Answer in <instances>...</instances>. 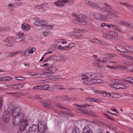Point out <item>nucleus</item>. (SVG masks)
<instances>
[{"mask_svg":"<svg viewBox=\"0 0 133 133\" xmlns=\"http://www.w3.org/2000/svg\"><path fill=\"white\" fill-rule=\"evenodd\" d=\"M24 129L27 132L31 131V133H38V125L33 124L30 127L27 123V121H23L20 126L19 130V131L22 132Z\"/></svg>","mask_w":133,"mask_h":133,"instance_id":"f257e3e1","label":"nucleus"},{"mask_svg":"<svg viewBox=\"0 0 133 133\" xmlns=\"http://www.w3.org/2000/svg\"><path fill=\"white\" fill-rule=\"evenodd\" d=\"M9 108H10V110L11 111V112L12 111V115L13 117V119H16L18 121H20L22 122V124L23 121H27L26 120H24V115L21 112V109L19 107H16V108H13L12 109V108H11L10 107Z\"/></svg>","mask_w":133,"mask_h":133,"instance_id":"f03ea898","label":"nucleus"},{"mask_svg":"<svg viewBox=\"0 0 133 133\" xmlns=\"http://www.w3.org/2000/svg\"><path fill=\"white\" fill-rule=\"evenodd\" d=\"M47 22L44 20L37 21L34 23V24L36 25L39 26H43L44 27L43 28L45 29H51L53 27L52 25H47Z\"/></svg>","mask_w":133,"mask_h":133,"instance_id":"7ed1b4c3","label":"nucleus"},{"mask_svg":"<svg viewBox=\"0 0 133 133\" xmlns=\"http://www.w3.org/2000/svg\"><path fill=\"white\" fill-rule=\"evenodd\" d=\"M38 131L43 133L45 132L47 129V124L43 121L39 122L38 125Z\"/></svg>","mask_w":133,"mask_h":133,"instance_id":"20e7f679","label":"nucleus"},{"mask_svg":"<svg viewBox=\"0 0 133 133\" xmlns=\"http://www.w3.org/2000/svg\"><path fill=\"white\" fill-rule=\"evenodd\" d=\"M72 2V0H59L54 3L53 5L56 6H62L63 5L64 3H71Z\"/></svg>","mask_w":133,"mask_h":133,"instance_id":"39448f33","label":"nucleus"},{"mask_svg":"<svg viewBox=\"0 0 133 133\" xmlns=\"http://www.w3.org/2000/svg\"><path fill=\"white\" fill-rule=\"evenodd\" d=\"M14 40L13 38L11 37H9L6 38L5 40V42L7 44H5L6 46L8 47H11L13 46L12 43Z\"/></svg>","mask_w":133,"mask_h":133,"instance_id":"423d86ee","label":"nucleus"},{"mask_svg":"<svg viewBox=\"0 0 133 133\" xmlns=\"http://www.w3.org/2000/svg\"><path fill=\"white\" fill-rule=\"evenodd\" d=\"M9 112L7 110L4 111L3 116V119L4 122H8L9 121Z\"/></svg>","mask_w":133,"mask_h":133,"instance_id":"0eeeda50","label":"nucleus"},{"mask_svg":"<svg viewBox=\"0 0 133 133\" xmlns=\"http://www.w3.org/2000/svg\"><path fill=\"white\" fill-rule=\"evenodd\" d=\"M88 75V77L91 78H98V75H99V73L97 72H90L87 73Z\"/></svg>","mask_w":133,"mask_h":133,"instance_id":"6e6552de","label":"nucleus"},{"mask_svg":"<svg viewBox=\"0 0 133 133\" xmlns=\"http://www.w3.org/2000/svg\"><path fill=\"white\" fill-rule=\"evenodd\" d=\"M74 22L79 24L85 25L87 24L88 25H90L89 23H88L85 20L80 19H78V20H74Z\"/></svg>","mask_w":133,"mask_h":133,"instance_id":"1a4fd4ad","label":"nucleus"},{"mask_svg":"<svg viewBox=\"0 0 133 133\" xmlns=\"http://www.w3.org/2000/svg\"><path fill=\"white\" fill-rule=\"evenodd\" d=\"M93 16L95 18L98 19L103 20L105 19L102 16L98 13H94L93 14Z\"/></svg>","mask_w":133,"mask_h":133,"instance_id":"9d476101","label":"nucleus"},{"mask_svg":"<svg viewBox=\"0 0 133 133\" xmlns=\"http://www.w3.org/2000/svg\"><path fill=\"white\" fill-rule=\"evenodd\" d=\"M116 48L118 51L121 52L125 53L127 51L125 48L121 45H117L116 46Z\"/></svg>","mask_w":133,"mask_h":133,"instance_id":"9b49d317","label":"nucleus"},{"mask_svg":"<svg viewBox=\"0 0 133 133\" xmlns=\"http://www.w3.org/2000/svg\"><path fill=\"white\" fill-rule=\"evenodd\" d=\"M93 133V131L89 127H87L84 128L82 133Z\"/></svg>","mask_w":133,"mask_h":133,"instance_id":"f8f14e48","label":"nucleus"},{"mask_svg":"<svg viewBox=\"0 0 133 133\" xmlns=\"http://www.w3.org/2000/svg\"><path fill=\"white\" fill-rule=\"evenodd\" d=\"M21 27L22 29L25 30L30 29L31 27V26L29 25L26 23L22 24Z\"/></svg>","mask_w":133,"mask_h":133,"instance_id":"ddd939ff","label":"nucleus"},{"mask_svg":"<svg viewBox=\"0 0 133 133\" xmlns=\"http://www.w3.org/2000/svg\"><path fill=\"white\" fill-rule=\"evenodd\" d=\"M103 6H101V9L105 10H109L111 9L110 6L106 3L103 4Z\"/></svg>","mask_w":133,"mask_h":133,"instance_id":"4468645a","label":"nucleus"},{"mask_svg":"<svg viewBox=\"0 0 133 133\" xmlns=\"http://www.w3.org/2000/svg\"><path fill=\"white\" fill-rule=\"evenodd\" d=\"M120 22L123 25H125L129 28H131L132 29H133V26L128 23L121 21V22Z\"/></svg>","mask_w":133,"mask_h":133,"instance_id":"2eb2a0df","label":"nucleus"},{"mask_svg":"<svg viewBox=\"0 0 133 133\" xmlns=\"http://www.w3.org/2000/svg\"><path fill=\"white\" fill-rule=\"evenodd\" d=\"M93 79H91L89 81L87 79L84 80L83 81V83L84 84L90 85L94 84V82H93Z\"/></svg>","mask_w":133,"mask_h":133,"instance_id":"dca6fc26","label":"nucleus"},{"mask_svg":"<svg viewBox=\"0 0 133 133\" xmlns=\"http://www.w3.org/2000/svg\"><path fill=\"white\" fill-rule=\"evenodd\" d=\"M110 10L111 11H108L110 16L111 17V16H113L116 17H118V16L116 14V13L113 10L110 9Z\"/></svg>","mask_w":133,"mask_h":133,"instance_id":"f3484780","label":"nucleus"},{"mask_svg":"<svg viewBox=\"0 0 133 133\" xmlns=\"http://www.w3.org/2000/svg\"><path fill=\"white\" fill-rule=\"evenodd\" d=\"M22 122L20 121H18L16 119H13V124L15 126H17L19 125L20 124H21Z\"/></svg>","mask_w":133,"mask_h":133,"instance_id":"a211bd4d","label":"nucleus"},{"mask_svg":"<svg viewBox=\"0 0 133 133\" xmlns=\"http://www.w3.org/2000/svg\"><path fill=\"white\" fill-rule=\"evenodd\" d=\"M119 83H110L109 85L111 87L116 89H119Z\"/></svg>","mask_w":133,"mask_h":133,"instance_id":"6ab92c4d","label":"nucleus"},{"mask_svg":"<svg viewBox=\"0 0 133 133\" xmlns=\"http://www.w3.org/2000/svg\"><path fill=\"white\" fill-rule=\"evenodd\" d=\"M43 105L45 107L48 108H51L52 109H55V107L50 104L46 103H43Z\"/></svg>","mask_w":133,"mask_h":133,"instance_id":"aec40b11","label":"nucleus"},{"mask_svg":"<svg viewBox=\"0 0 133 133\" xmlns=\"http://www.w3.org/2000/svg\"><path fill=\"white\" fill-rule=\"evenodd\" d=\"M78 110V112L82 114H86V112L87 110L83 109L81 107H78L77 108Z\"/></svg>","mask_w":133,"mask_h":133,"instance_id":"412c9836","label":"nucleus"},{"mask_svg":"<svg viewBox=\"0 0 133 133\" xmlns=\"http://www.w3.org/2000/svg\"><path fill=\"white\" fill-rule=\"evenodd\" d=\"M48 69L49 71L52 72L53 74H54L57 70V69L54 66L50 67Z\"/></svg>","mask_w":133,"mask_h":133,"instance_id":"4be33fe9","label":"nucleus"},{"mask_svg":"<svg viewBox=\"0 0 133 133\" xmlns=\"http://www.w3.org/2000/svg\"><path fill=\"white\" fill-rule=\"evenodd\" d=\"M92 106L93 107H94V106L91 105L90 104H88L87 103H86L84 104L80 105L78 104H76V106L77 107H83L84 108H86L87 106Z\"/></svg>","mask_w":133,"mask_h":133,"instance_id":"5701e85b","label":"nucleus"},{"mask_svg":"<svg viewBox=\"0 0 133 133\" xmlns=\"http://www.w3.org/2000/svg\"><path fill=\"white\" fill-rule=\"evenodd\" d=\"M72 132V133H81L80 130L76 127L74 128L73 129Z\"/></svg>","mask_w":133,"mask_h":133,"instance_id":"b1692460","label":"nucleus"},{"mask_svg":"<svg viewBox=\"0 0 133 133\" xmlns=\"http://www.w3.org/2000/svg\"><path fill=\"white\" fill-rule=\"evenodd\" d=\"M49 60L54 61L57 60V57L55 55H52L48 57Z\"/></svg>","mask_w":133,"mask_h":133,"instance_id":"393cba45","label":"nucleus"},{"mask_svg":"<svg viewBox=\"0 0 133 133\" xmlns=\"http://www.w3.org/2000/svg\"><path fill=\"white\" fill-rule=\"evenodd\" d=\"M119 3L121 5H125L128 7L132 8V6H133L131 5L130 4H128L127 3H122L121 2H119Z\"/></svg>","mask_w":133,"mask_h":133,"instance_id":"a878e982","label":"nucleus"},{"mask_svg":"<svg viewBox=\"0 0 133 133\" xmlns=\"http://www.w3.org/2000/svg\"><path fill=\"white\" fill-rule=\"evenodd\" d=\"M29 48H28V53L29 54H32L36 50V49L35 48H32L29 50Z\"/></svg>","mask_w":133,"mask_h":133,"instance_id":"bb28decb","label":"nucleus"},{"mask_svg":"<svg viewBox=\"0 0 133 133\" xmlns=\"http://www.w3.org/2000/svg\"><path fill=\"white\" fill-rule=\"evenodd\" d=\"M10 30V28L9 27L1 28H0V32L6 31Z\"/></svg>","mask_w":133,"mask_h":133,"instance_id":"cd10ccee","label":"nucleus"},{"mask_svg":"<svg viewBox=\"0 0 133 133\" xmlns=\"http://www.w3.org/2000/svg\"><path fill=\"white\" fill-rule=\"evenodd\" d=\"M86 112V114H87L90 115L91 116H95V113L92 112V111H88L87 110Z\"/></svg>","mask_w":133,"mask_h":133,"instance_id":"c85d7f7f","label":"nucleus"},{"mask_svg":"<svg viewBox=\"0 0 133 133\" xmlns=\"http://www.w3.org/2000/svg\"><path fill=\"white\" fill-rule=\"evenodd\" d=\"M56 45L55 44H53L49 48V50L53 51L56 49Z\"/></svg>","mask_w":133,"mask_h":133,"instance_id":"c756f323","label":"nucleus"},{"mask_svg":"<svg viewBox=\"0 0 133 133\" xmlns=\"http://www.w3.org/2000/svg\"><path fill=\"white\" fill-rule=\"evenodd\" d=\"M87 18V16L83 14H81L78 15V19H80V18L86 19Z\"/></svg>","mask_w":133,"mask_h":133,"instance_id":"7c9ffc66","label":"nucleus"},{"mask_svg":"<svg viewBox=\"0 0 133 133\" xmlns=\"http://www.w3.org/2000/svg\"><path fill=\"white\" fill-rule=\"evenodd\" d=\"M89 41L91 43H94L99 42V40L96 38H93L91 40H89Z\"/></svg>","mask_w":133,"mask_h":133,"instance_id":"2f4dec72","label":"nucleus"},{"mask_svg":"<svg viewBox=\"0 0 133 133\" xmlns=\"http://www.w3.org/2000/svg\"><path fill=\"white\" fill-rule=\"evenodd\" d=\"M46 71L42 73L39 74L38 73L36 74V75H39V76H38V77H40L42 76H46Z\"/></svg>","mask_w":133,"mask_h":133,"instance_id":"473e14b6","label":"nucleus"},{"mask_svg":"<svg viewBox=\"0 0 133 133\" xmlns=\"http://www.w3.org/2000/svg\"><path fill=\"white\" fill-rule=\"evenodd\" d=\"M94 83H100L102 82V81L100 79H93Z\"/></svg>","mask_w":133,"mask_h":133,"instance_id":"72a5a7b5","label":"nucleus"},{"mask_svg":"<svg viewBox=\"0 0 133 133\" xmlns=\"http://www.w3.org/2000/svg\"><path fill=\"white\" fill-rule=\"evenodd\" d=\"M74 46L75 45L74 43H71L69 45H67V47L68 50H69L71 49L72 47H74Z\"/></svg>","mask_w":133,"mask_h":133,"instance_id":"f704fd0d","label":"nucleus"},{"mask_svg":"<svg viewBox=\"0 0 133 133\" xmlns=\"http://www.w3.org/2000/svg\"><path fill=\"white\" fill-rule=\"evenodd\" d=\"M119 68L122 70H125L127 71V70H129L128 67L125 66H120Z\"/></svg>","mask_w":133,"mask_h":133,"instance_id":"c9c22d12","label":"nucleus"},{"mask_svg":"<svg viewBox=\"0 0 133 133\" xmlns=\"http://www.w3.org/2000/svg\"><path fill=\"white\" fill-rule=\"evenodd\" d=\"M112 28L113 29H115L117 31L122 32L118 28V27L116 25H113V26H112Z\"/></svg>","mask_w":133,"mask_h":133,"instance_id":"e433bc0d","label":"nucleus"},{"mask_svg":"<svg viewBox=\"0 0 133 133\" xmlns=\"http://www.w3.org/2000/svg\"><path fill=\"white\" fill-rule=\"evenodd\" d=\"M110 35L111 36H117L118 35V34L113 31H110Z\"/></svg>","mask_w":133,"mask_h":133,"instance_id":"4c0bfd02","label":"nucleus"},{"mask_svg":"<svg viewBox=\"0 0 133 133\" xmlns=\"http://www.w3.org/2000/svg\"><path fill=\"white\" fill-rule=\"evenodd\" d=\"M46 77L52 76L54 74L51 71L49 72L46 71Z\"/></svg>","mask_w":133,"mask_h":133,"instance_id":"58836bf2","label":"nucleus"},{"mask_svg":"<svg viewBox=\"0 0 133 133\" xmlns=\"http://www.w3.org/2000/svg\"><path fill=\"white\" fill-rule=\"evenodd\" d=\"M119 89H125L126 88V86L124 85H123L119 83Z\"/></svg>","mask_w":133,"mask_h":133,"instance_id":"ea45409f","label":"nucleus"},{"mask_svg":"<svg viewBox=\"0 0 133 133\" xmlns=\"http://www.w3.org/2000/svg\"><path fill=\"white\" fill-rule=\"evenodd\" d=\"M15 78L17 80H23L25 79L24 77H16Z\"/></svg>","mask_w":133,"mask_h":133,"instance_id":"a19ab883","label":"nucleus"},{"mask_svg":"<svg viewBox=\"0 0 133 133\" xmlns=\"http://www.w3.org/2000/svg\"><path fill=\"white\" fill-rule=\"evenodd\" d=\"M87 73L84 74L83 75L84 76V77L82 78V79H83V80L84 79V80H87L88 79V78L89 77H87L88 75L87 74Z\"/></svg>","mask_w":133,"mask_h":133,"instance_id":"79ce46f5","label":"nucleus"},{"mask_svg":"<svg viewBox=\"0 0 133 133\" xmlns=\"http://www.w3.org/2000/svg\"><path fill=\"white\" fill-rule=\"evenodd\" d=\"M42 90H46L48 89L49 88V86L48 85H45L42 87Z\"/></svg>","mask_w":133,"mask_h":133,"instance_id":"37998d69","label":"nucleus"},{"mask_svg":"<svg viewBox=\"0 0 133 133\" xmlns=\"http://www.w3.org/2000/svg\"><path fill=\"white\" fill-rule=\"evenodd\" d=\"M96 60L97 61L101 62L103 63H106L107 62V61L106 60L101 61L100 59H96Z\"/></svg>","mask_w":133,"mask_h":133,"instance_id":"c03bdc74","label":"nucleus"},{"mask_svg":"<svg viewBox=\"0 0 133 133\" xmlns=\"http://www.w3.org/2000/svg\"><path fill=\"white\" fill-rule=\"evenodd\" d=\"M131 77L126 78L124 79V80L131 83Z\"/></svg>","mask_w":133,"mask_h":133,"instance_id":"a18cd8bd","label":"nucleus"},{"mask_svg":"<svg viewBox=\"0 0 133 133\" xmlns=\"http://www.w3.org/2000/svg\"><path fill=\"white\" fill-rule=\"evenodd\" d=\"M103 15L104 17H105L108 18H112V17L109 16V13L108 12V11H107V14H104Z\"/></svg>","mask_w":133,"mask_h":133,"instance_id":"49530a36","label":"nucleus"},{"mask_svg":"<svg viewBox=\"0 0 133 133\" xmlns=\"http://www.w3.org/2000/svg\"><path fill=\"white\" fill-rule=\"evenodd\" d=\"M102 35L104 37L106 38L109 35L108 34H107L105 32H103V33Z\"/></svg>","mask_w":133,"mask_h":133,"instance_id":"de8ad7c7","label":"nucleus"},{"mask_svg":"<svg viewBox=\"0 0 133 133\" xmlns=\"http://www.w3.org/2000/svg\"><path fill=\"white\" fill-rule=\"evenodd\" d=\"M17 35L18 36V38H22L23 36V34L21 33H19Z\"/></svg>","mask_w":133,"mask_h":133,"instance_id":"09e8293b","label":"nucleus"},{"mask_svg":"<svg viewBox=\"0 0 133 133\" xmlns=\"http://www.w3.org/2000/svg\"><path fill=\"white\" fill-rule=\"evenodd\" d=\"M11 79V78L10 77H4V81H9Z\"/></svg>","mask_w":133,"mask_h":133,"instance_id":"8fccbe9b","label":"nucleus"},{"mask_svg":"<svg viewBox=\"0 0 133 133\" xmlns=\"http://www.w3.org/2000/svg\"><path fill=\"white\" fill-rule=\"evenodd\" d=\"M8 87L13 88L14 89H16V84H12L11 85H9L8 86Z\"/></svg>","mask_w":133,"mask_h":133,"instance_id":"3c124183","label":"nucleus"},{"mask_svg":"<svg viewBox=\"0 0 133 133\" xmlns=\"http://www.w3.org/2000/svg\"><path fill=\"white\" fill-rule=\"evenodd\" d=\"M99 42L102 44L104 45H107L108 43H107L104 42L103 41H101L99 40Z\"/></svg>","mask_w":133,"mask_h":133,"instance_id":"603ef678","label":"nucleus"},{"mask_svg":"<svg viewBox=\"0 0 133 133\" xmlns=\"http://www.w3.org/2000/svg\"><path fill=\"white\" fill-rule=\"evenodd\" d=\"M107 126L109 128H110V129H115V127L112 125H111L109 124H107Z\"/></svg>","mask_w":133,"mask_h":133,"instance_id":"864d4df0","label":"nucleus"},{"mask_svg":"<svg viewBox=\"0 0 133 133\" xmlns=\"http://www.w3.org/2000/svg\"><path fill=\"white\" fill-rule=\"evenodd\" d=\"M49 33L45 31H44L43 32L42 34L44 36H48Z\"/></svg>","mask_w":133,"mask_h":133,"instance_id":"5fc2aeb1","label":"nucleus"},{"mask_svg":"<svg viewBox=\"0 0 133 133\" xmlns=\"http://www.w3.org/2000/svg\"><path fill=\"white\" fill-rule=\"evenodd\" d=\"M14 55H16L18 54H20V53H21V51H14L13 52Z\"/></svg>","mask_w":133,"mask_h":133,"instance_id":"6e6d98bb","label":"nucleus"},{"mask_svg":"<svg viewBox=\"0 0 133 133\" xmlns=\"http://www.w3.org/2000/svg\"><path fill=\"white\" fill-rule=\"evenodd\" d=\"M16 89H20L22 87V85L19 84H16Z\"/></svg>","mask_w":133,"mask_h":133,"instance_id":"4d7b16f0","label":"nucleus"},{"mask_svg":"<svg viewBox=\"0 0 133 133\" xmlns=\"http://www.w3.org/2000/svg\"><path fill=\"white\" fill-rule=\"evenodd\" d=\"M56 105L60 108H62V109H64V107H63L62 105L59 103H57V104H56Z\"/></svg>","mask_w":133,"mask_h":133,"instance_id":"13d9d810","label":"nucleus"},{"mask_svg":"<svg viewBox=\"0 0 133 133\" xmlns=\"http://www.w3.org/2000/svg\"><path fill=\"white\" fill-rule=\"evenodd\" d=\"M107 66L109 68L111 69H116V68L114 66L107 65Z\"/></svg>","mask_w":133,"mask_h":133,"instance_id":"bf43d9fd","label":"nucleus"},{"mask_svg":"<svg viewBox=\"0 0 133 133\" xmlns=\"http://www.w3.org/2000/svg\"><path fill=\"white\" fill-rule=\"evenodd\" d=\"M57 61H59V62H62L63 61L62 58L61 56L59 57L58 59H57V60H56Z\"/></svg>","mask_w":133,"mask_h":133,"instance_id":"052dcab7","label":"nucleus"},{"mask_svg":"<svg viewBox=\"0 0 133 133\" xmlns=\"http://www.w3.org/2000/svg\"><path fill=\"white\" fill-rule=\"evenodd\" d=\"M86 100L89 101L91 102H93L94 98H86Z\"/></svg>","mask_w":133,"mask_h":133,"instance_id":"680f3d73","label":"nucleus"},{"mask_svg":"<svg viewBox=\"0 0 133 133\" xmlns=\"http://www.w3.org/2000/svg\"><path fill=\"white\" fill-rule=\"evenodd\" d=\"M93 64L94 66L98 67L99 64L97 62H94L93 63Z\"/></svg>","mask_w":133,"mask_h":133,"instance_id":"e2e57ef3","label":"nucleus"},{"mask_svg":"<svg viewBox=\"0 0 133 133\" xmlns=\"http://www.w3.org/2000/svg\"><path fill=\"white\" fill-rule=\"evenodd\" d=\"M110 58H112L116 56V55L114 54H110Z\"/></svg>","mask_w":133,"mask_h":133,"instance_id":"0e129e2a","label":"nucleus"},{"mask_svg":"<svg viewBox=\"0 0 133 133\" xmlns=\"http://www.w3.org/2000/svg\"><path fill=\"white\" fill-rule=\"evenodd\" d=\"M77 30H78V31H79L80 30H79V29L78 30L77 29H74V32L73 33V34H72L76 35H75V36L76 35V31H77Z\"/></svg>","mask_w":133,"mask_h":133,"instance_id":"69168bd1","label":"nucleus"},{"mask_svg":"<svg viewBox=\"0 0 133 133\" xmlns=\"http://www.w3.org/2000/svg\"><path fill=\"white\" fill-rule=\"evenodd\" d=\"M56 88L57 89H60V90L65 89L64 88H60V86L58 85H56Z\"/></svg>","mask_w":133,"mask_h":133,"instance_id":"338daca9","label":"nucleus"},{"mask_svg":"<svg viewBox=\"0 0 133 133\" xmlns=\"http://www.w3.org/2000/svg\"><path fill=\"white\" fill-rule=\"evenodd\" d=\"M35 8L39 9L42 8L40 6V5L39 4L36 6H35Z\"/></svg>","mask_w":133,"mask_h":133,"instance_id":"774afa93","label":"nucleus"}]
</instances>
